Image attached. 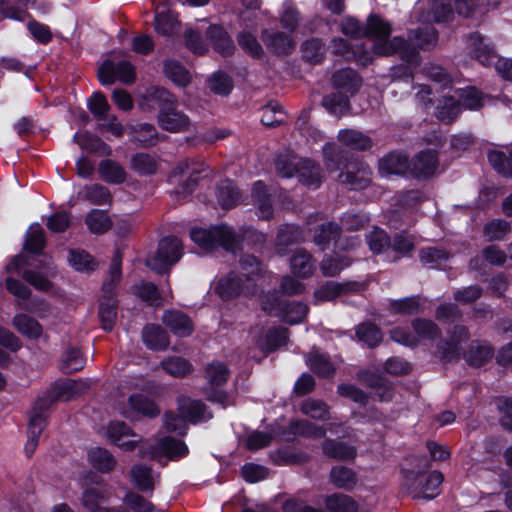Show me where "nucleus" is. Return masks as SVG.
I'll return each instance as SVG.
<instances>
[{"mask_svg": "<svg viewBox=\"0 0 512 512\" xmlns=\"http://www.w3.org/2000/svg\"><path fill=\"white\" fill-rule=\"evenodd\" d=\"M392 32L391 24L377 14H371L365 26V36L374 39L373 52L377 56L389 57L398 54L408 66L393 69V76L412 79L410 67L420 64L419 53L415 47L402 37L389 39Z\"/></svg>", "mask_w": 512, "mask_h": 512, "instance_id": "f257e3e1", "label": "nucleus"}, {"mask_svg": "<svg viewBox=\"0 0 512 512\" xmlns=\"http://www.w3.org/2000/svg\"><path fill=\"white\" fill-rule=\"evenodd\" d=\"M325 165L331 172L343 167L338 181L353 190L365 189L371 182V170L368 165L358 162H347L344 151L335 145L324 148Z\"/></svg>", "mask_w": 512, "mask_h": 512, "instance_id": "f03ea898", "label": "nucleus"}, {"mask_svg": "<svg viewBox=\"0 0 512 512\" xmlns=\"http://www.w3.org/2000/svg\"><path fill=\"white\" fill-rule=\"evenodd\" d=\"M121 263L122 255L119 250L115 252L109 269V279L102 285L104 295L99 304V318L102 328L105 331H111L114 327L117 317V300L114 298L112 291L121 279Z\"/></svg>", "mask_w": 512, "mask_h": 512, "instance_id": "7ed1b4c3", "label": "nucleus"}, {"mask_svg": "<svg viewBox=\"0 0 512 512\" xmlns=\"http://www.w3.org/2000/svg\"><path fill=\"white\" fill-rule=\"evenodd\" d=\"M192 241L205 251H212L218 246L235 253L240 248V236L229 226L221 225L211 229H193Z\"/></svg>", "mask_w": 512, "mask_h": 512, "instance_id": "20e7f679", "label": "nucleus"}, {"mask_svg": "<svg viewBox=\"0 0 512 512\" xmlns=\"http://www.w3.org/2000/svg\"><path fill=\"white\" fill-rule=\"evenodd\" d=\"M444 476L439 471H433L428 476L414 471H407L404 474L403 486L415 499H433L439 491V486Z\"/></svg>", "mask_w": 512, "mask_h": 512, "instance_id": "39448f33", "label": "nucleus"}, {"mask_svg": "<svg viewBox=\"0 0 512 512\" xmlns=\"http://www.w3.org/2000/svg\"><path fill=\"white\" fill-rule=\"evenodd\" d=\"M182 254L181 241L173 236L165 237L160 240L155 254L146 259V266L159 274L165 273L180 260Z\"/></svg>", "mask_w": 512, "mask_h": 512, "instance_id": "423d86ee", "label": "nucleus"}, {"mask_svg": "<svg viewBox=\"0 0 512 512\" xmlns=\"http://www.w3.org/2000/svg\"><path fill=\"white\" fill-rule=\"evenodd\" d=\"M470 332L464 325H455L448 331V339L437 345V356L444 363L458 362L462 356L461 344L468 341Z\"/></svg>", "mask_w": 512, "mask_h": 512, "instance_id": "0eeeda50", "label": "nucleus"}, {"mask_svg": "<svg viewBox=\"0 0 512 512\" xmlns=\"http://www.w3.org/2000/svg\"><path fill=\"white\" fill-rule=\"evenodd\" d=\"M262 309L267 314L280 317L291 325L302 322L309 311V307L305 303L280 301L276 297L273 298L271 303L269 300L263 301Z\"/></svg>", "mask_w": 512, "mask_h": 512, "instance_id": "6e6552de", "label": "nucleus"}, {"mask_svg": "<svg viewBox=\"0 0 512 512\" xmlns=\"http://www.w3.org/2000/svg\"><path fill=\"white\" fill-rule=\"evenodd\" d=\"M98 77L104 85H111L116 79L125 84H130L135 81V70L134 66L126 60L119 61L117 64L111 60H106L98 69Z\"/></svg>", "mask_w": 512, "mask_h": 512, "instance_id": "1a4fd4ad", "label": "nucleus"}, {"mask_svg": "<svg viewBox=\"0 0 512 512\" xmlns=\"http://www.w3.org/2000/svg\"><path fill=\"white\" fill-rule=\"evenodd\" d=\"M143 456L158 458L166 456L171 460L182 458L188 454V448L182 440L172 437H164L147 448H142Z\"/></svg>", "mask_w": 512, "mask_h": 512, "instance_id": "9d476101", "label": "nucleus"}, {"mask_svg": "<svg viewBox=\"0 0 512 512\" xmlns=\"http://www.w3.org/2000/svg\"><path fill=\"white\" fill-rule=\"evenodd\" d=\"M452 17L451 0H427L418 11V21L427 24L447 22Z\"/></svg>", "mask_w": 512, "mask_h": 512, "instance_id": "9b49d317", "label": "nucleus"}, {"mask_svg": "<svg viewBox=\"0 0 512 512\" xmlns=\"http://www.w3.org/2000/svg\"><path fill=\"white\" fill-rule=\"evenodd\" d=\"M255 283H247L246 277L240 273L230 272L226 277L222 278L217 286V290L221 298L230 299L242 293H255Z\"/></svg>", "mask_w": 512, "mask_h": 512, "instance_id": "f8f14e48", "label": "nucleus"}, {"mask_svg": "<svg viewBox=\"0 0 512 512\" xmlns=\"http://www.w3.org/2000/svg\"><path fill=\"white\" fill-rule=\"evenodd\" d=\"M438 166L437 152L433 149H427L412 158L410 173L417 179H427L436 173Z\"/></svg>", "mask_w": 512, "mask_h": 512, "instance_id": "ddd939ff", "label": "nucleus"}, {"mask_svg": "<svg viewBox=\"0 0 512 512\" xmlns=\"http://www.w3.org/2000/svg\"><path fill=\"white\" fill-rule=\"evenodd\" d=\"M470 55L484 66H490L497 60V53L491 43L479 33H472L468 38Z\"/></svg>", "mask_w": 512, "mask_h": 512, "instance_id": "4468645a", "label": "nucleus"}, {"mask_svg": "<svg viewBox=\"0 0 512 512\" xmlns=\"http://www.w3.org/2000/svg\"><path fill=\"white\" fill-rule=\"evenodd\" d=\"M158 126L170 133H182L190 129L191 120L183 111L177 109V106L158 113L157 115Z\"/></svg>", "mask_w": 512, "mask_h": 512, "instance_id": "2eb2a0df", "label": "nucleus"}, {"mask_svg": "<svg viewBox=\"0 0 512 512\" xmlns=\"http://www.w3.org/2000/svg\"><path fill=\"white\" fill-rule=\"evenodd\" d=\"M409 157L400 151H392L379 160V172L382 175H403L410 171Z\"/></svg>", "mask_w": 512, "mask_h": 512, "instance_id": "dca6fc26", "label": "nucleus"}, {"mask_svg": "<svg viewBox=\"0 0 512 512\" xmlns=\"http://www.w3.org/2000/svg\"><path fill=\"white\" fill-rule=\"evenodd\" d=\"M493 347L486 341L473 340L462 356L469 366L481 367L492 359Z\"/></svg>", "mask_w": 512, "mask_h": 512, "instance_id": "f3484780", "label": "nucleus"}, {"mask_svg": "<svg viewBox=\"0 0 512 512\" xmlns=\"http://www.w3.org/2000/svg\"><path fill=\"white\" fill-rule=\"evenodd\" d=\"M162 322L175 334L180 337H187L192 334L194 325L191 318L178 310H168L162 316Z\"/></svg>", "mask_w": 512, "mask_h": 512, "instance_id": "a211bd4d", "label": "nucleus"}, {"mask_svg": "<svg viewBox=\"0 0 512 512\" xmlns=\"http://www.w3.org/2000/svg\"><path fill=\"white\" fill-rule=\"evenodd\" d=\"M303 241L304 235L300 227L285 224L278 229L275 240V249L278 254L285 255L290 246L299 244Z\"/></svg>", "mask_w": 512, "mask_h": 512, "instance_id": "6ab92c4d", "label": "nucleus"}, {"mask_svg": "<svg viewBox=\"0 0 512 512\" xmlns=\"http://www.w3.org/2000/svg\"><path fill=\"white\" fill-rule=\"evenodd\" d=\"M108 437L119 447L132 450L138 442L130 427L124 422H111L108 426Z\"/></svg>", "mask_w": 512, "mask_h": 512, "instance_id": "aec40b11", "label": "nucleus"}, {"mask_svg": "<svg viewBox=\"0 0 512 512\" xmlns=\"http://www.w3.org/2000/svg\"><path fill=\"white\" fill-rule=\"evenodd\" d=\"M332 84L338 91L353 95L361 86V78L355 70L345 68L333 74Z\"/></svg>", "mask_w": 512, "mask_h": 512, "instance_id": "412c9836", "label": "nucleus"}, {"mask_svg": "<svg viewBox=\"0 0 512 512\" xmlns=\"http://www.w3.org/2000/svg\"><path fill=\"white\" fill-rule=\"evenodd\" d=\"M253 204L257 208L259 217L269 220L273 216V204L271 194L262 181L254 183L252 188Z\"/></svg>", "mask_w": 512, "mask_h": 512, "instance_id": "4be33fe9", "label": "nucleus"}, {"mask_svg": "<svg viewBox=\"0 0 512 512\" xmlns=\"http://www.w3.org/2000/svg\"><path fill=\"white\" fill-rule=\"evenodd\" d=\"M295 175L302 184L308 187L317 188L323 180L320 166L310 159L301 158V164L298 165Z\"/></svg>", "mask_w": 512, "mask_h": 512, "instance_id": "5701e85b", "label": "nucleus"}, {"mask_svg": "<svg viewBox=\"0 0 512 512\" xmlns=\"http://www.w3.org/2000/svg\"><path fill=\"white\" fill-rule=\"evenodd\" d=\"M265 45L278 55L289 54L294 49V42L289 35L280 31L265 30L262 34Z\"/></svg>", "mask_w": 512, "mask_h": 512, "instance_id": "b1692460", "label": "nucleus"}, {"mask_svg": "<svg viewBox=\"0 0 512 512\" xmlns=\"http://www.w3.org/2000/svg\"><path fill=\"white\" fill-rule=\"evenodd\" d=\"M360 285L356 282H347L340 284L337 282L329 281L314 292V297L317 301H332L338 296L349 291H357Z\"/></svg>", "mask_w": 512, "mask_h": 512, "instance_id": "393cba45", "label": "nucleus"}, {"mask_svg": "<svg viewBox=\"0 0 512 512\" xmlns=\"http://www.w3.org/2000/svg\"><path fill=\"white\" fill-rule=\"evenodd\" d=\"M178 412L186 422L190 421L194 424L211 418L210 414H206V407L201 401L188 398L179 400Z\"/></svg>", "mask_w": 512, "mask_h": 512, "instance_id": "a878e982", "label": "nucleus"}, {"mask_svg": "<svg viewBox=\"0 0 512 512\" xmlns=\"http://www.w3.org/2000/svg\"><path fill=\"white\" fill-rule=\"evenodd\" d=\"M142 340L152 350H164L169 345L167 332L160 325L155 324H148L143 328Z\"/></svg>", "mask_w": 512, "mask_h": 512, "instance_id": "bb28decb", "label": "nucleus"}, {"mask_svg": "<svg viewBox=\"0 0 512 512\" xmlns=\"http://www.w3.org/2000/svg\"><path fill=\"white\" fill-rule=\"evenodd\" d=\"M206 35L213 42L215 50L223 56H230L233 54L235 46L223 27L211 25L208 27Z\"/></svg>", "mask_w": 512, "mask_h": 512, "instance_id": "cd10ccee", "label": "nucleus"}, {"mask_svg": "<svg viewBox=\"0 0 512 512\" xmlns=\"http://www.w3.org/2000/svg\"><path fill=\"white\" fill-rule=\"evenodd\" d=\"M338 141L344 146L358 151L368 150L373 145L369 136L353 129L341 130L338 134Z\"/></svg>", "mask_w": 512, "mask_h": 512, "instance_id": "c85d7f7f", "label": "nucleus"}, {"mask_svg": "<svg viewBox=\"0 0 512 512\" xmlns=\"http://www.w3.org/2000/svg\"><path fill=\"white\" fill-rule=\"evenodd\" d=\"M290 264L293 274L301 278L310 277L315 270L312 255L304 249H297L294 252Z\"/></svg>", "mask_w": 512, "mask_h": 512, "instance_id": "c756f323", "label": "nucleus"}, {"mask_svg": "<svg viewBox=\"0 0 512 512\" xmlns=\"http://www.w3.org/2000/svg\"><path fill=\"white\" fill-rule=\"evenodd\" d=\"M163 71L165 76L178 87L184 88L191 83L190 72L178 61H164Z\"/></svg>", "mask_w": 512, "mask_h": 512, "instance_id": "7c9ffc66", "label": "nucleus"}, {"mask_svg": "<svg viewBox=\"0 0 512 512\" xmlns=\"http://www.w3.org/2000/svg\"><path fill=\"white\" fill-rule=\"evenodd\" d=\"M132 140L144 147L156 145L159 140V133L156 127L149 123H138L130 128Z\"/></svg>", "mask_w": 512, "mask_h": 512, "instance_id": "2f4dec72", "label": "nucleus"}, {"mask_svg": "<svg viewBox=\"0 0 512 512\" xmlns=\"http://www.w3.org/2000/svg\"><path fill=\"white\" fill-rule=\"evenodd\" d=\"M322 451L325 456L336 460H349L356 456L353 446L335 439H326L322 443Z\"/></svg>", "mask_w": 512, "mask_h": 512, "instance_id": "473e14b6", "label": "nucleus"}, {"mask_svg": "<svg viewBox=\"0 0 512 512\" xmlns=\"http://www.w3.org/2000/svg\"><path fill=\"white\" fill-rule=\"evenodd\" d=\"M341 227L333 222L319 225L314 232L313 241L321 250H326L331 241L336 243L340 237Z\"/></svg>", "mask_w": 512, "mask_h": 512, "instance_id": "72a5a7b5", "label": "nucleus"}, {"mask_svg": "<svg viewBox=\"0 0 512 512\" xmlns=\"http://www.w3.org/2000/svg\"><path fill=\"white\" fill-rule=\"evenodd\" d=\"M289 432L295 436L309 439H321L326 436V429L308 420H294L289 424Z\"/></svg>", "mask_w": 512, "mask_h": 512, "instance_id": "f704fd0d", "label": "nucleus"}, {"mask_svg": "<svg viewBox=\"0 0 512 512\" xmlns=\"http://www.w3.org/2000/svg\"><path fill=\"white\" fill-rule=\"evenodd\" d=\"M12 323L19 333L28 338L38 339L42 335L43 329L41 324L26 314L15 315Z\"/></svg>", "mask_w": 512, "mask_h": 512, "instance_id": "c9c22d12", "label": "nucleus"}, {"mask_svg": "<svg viewBox=\"0 0 512 512\" xmlns=\"http://www.w3.org/2000/svg\"><path fill=\"white\" fill-rule=\"evenodd\" d=\"M86 389H88L86 383L68 379L57 382L53 387L52 393L57 400L68 401L74 396L83 393Z\"/></svg>", "mask_w": 512, "mask_h": 512, "instance_id": "e433bc0d", "label": "nucleus"}, {"mask_svg": "<svg viewBox=\"0 0 512 512\" xmlns=\"http://www.w3.org/2000/svg\"><path fill=\"white\" fill-rule=\"evenodd\" d=\"M98 171L103 180L112 184L123 183L127 177L124 168L118 162L111 159L101 161Z\"/></svg>", "mask_w": 512, "mask_h": 512, "instance_id": "4c0bfd02", "label": "nucleus"}, {"mask_svg": "<svg viewBox=\"0 0 512 512\" xmlns=\"http://www.w3.org/2000/svg\"><path fill=\"white\" fill-rule=\"evenodd\" d=\"M300 164L301 158L290 151L277 154L275 159L276 172L283 178L293 177Z\"/></svg>", "mask_w": 512, "mask_h": 512, "instance_id": "58836bf2", "label": "nucleus"}, {"mask_svg": "<svg viewBox=\"0 0 512 512\" xmlns=\"http://www.w3.org/2000/svg\"><path fill=\"white\" fill-rule=\"evenodd\" d=\"M147 98L158 107V113L165 112L174 106H178V99L170 91L163 87H151L147 91Z\"/></svg>", "mask_w": 512, "mask_h": 512, "instance_id": "ea45409f", "label": "nucleus"}, {"mask_svg": "<svg viewBox=\"0 0 512 512\" xmlns=\"http://www.w3.org/2000/svg\"><path fill=\"white\" fill-rule=\"evenodd\" d=\"M241 198L240 191L230 180H224L217 186L218 203L223 209L234 207Z\"/></svg>", "mask_w": 512, "mask_h": 512, "instance_id": "a19ab883", "label": "nucleus"}, {"mask_svg": "<svg viewBox=\"0 0 512 512\" xmlns=\"http://www.w3.org/2000/svg\"><path fill=\"white\" fill-rule=\"evenodd\" d=\"M330 481L338 489L351 490L357 483V476L348 467L335 466L330 471Z\"/></svg>", "mask_w": 512, "mask_h": 512, "instance_id": "79ce46f5", "label": "nucleus"}, {"mask_svg": "<svg viewBox=\"0 0 512 512\" xmlns=\"http://www.w3.org/2000/svg\"><path fill=\"white\" fill-rule=\"evenodd\" d=\"M300 411L313 419L328 421L331 419L329 406L320 399L308 398L300 406Z\"/></svg>", "mask_w": 512, "mask_h": 512, "instance_id": "37998d69", "label": "nucleus"}, {"mask_svg": "<svg viewBox=\"0 0 512 512\" xmlns=\"http://www.w3.org/2000/svg\"><path fill=\"white\" fill-rule=\"evenodd\" d=\"M88 456L91 465L103 473L112 471L116 465L114 456L108 450L101 447L91 449Z\"/></svg>", "mask_w": 512, "mask_h": 512, "instance_id": "c03bdc74", "label": "nucleus"}, {"mask_svg": "<svg viewBox=\"0 0 512 512\" xmlns=\"http://www.w3.org/2000/svg\"><path fill=\"white\" fill-rule=\"evenodd\" d=\"M130 166L140 176H149L157 172L158 162L148 153H137L131 157Z\"/></svg>", "mask_w": 512, "mask_h": 512, "instance_id": "a18cd8bd", "label": "nucleus"}, {"mask_svg": "<svg viewBox=\"0 0 512 512\" xmlns=\"http://www.w3.org/2000/svg\"><path fill=\"white\" fill-rule=\"evenodd\" d=\"M307 362L310 369L320 377H332L335 373V367L328 356L317 351H311L308 354Z\"/></svg>", "mask_w": 512, "mask_h": 512, "instance_id": "49530a36", "label": "nucleus"}, {"mask_svg": "<svg viewBox=\"0 0 512 512\" xmlns=\"http://www.w3.org/2000/svg\"><path fill=\"white\" fill-rule=\"evenodd\" d=\"M352 259L343 255H328L320 263V269L324 276L335 277L343 269L350 266Z\"/></svg>", "mask_w": 512, "mask_h": 512, "instance_id": "de8ad7c7", "label": "nucleus"}, {"mask_svg": "<svg viewBox=\"0 0 512 512\" xmlns=\"http://www.w3.org/2000/svg\"><path fill=\"white\" fill-rule=\"evenodd\" d=\"M322 105L332 114L345 115L350 108L349 98L344 92L337 91L326 95L322 99Z\"/></svg>", "mask_w": 512, "mask_h": 512, "instance_id": "09e8293b", "label": "nucleus"}, {"mask_svg": "<svg viewBox=\"0 0 512 512\" xmlns=\"http://www.w3.org/2000/svg\"><path fill=\"white\" fill-rule=\"evenodd\" d=\"M162 369L169 375L177 378L185 377L193 370L192 364L179 356H172L160 363Z\"/></svg>", "mask_w": 512, "mask_h": 512, "instance_id": "8fccbe9b", "label": "nucleus"}, {"mask_svg": "<svg viewBox=\"0 0 512 512\" xmlns=\"http://www.w3.org/2000/svg\"><path fill=\"white\" fill-rule=\"evenodd\" d=\"M364 382L374 390L375 395L380 401H390L393 397V388L381 376L367 373L364 378Z\"/></svg>", "mask_w": 512, "mask_h": 512, "instance_id": "3c124183", "label": "nucleus"}, {"mask_svg": "<svg viewBox=\"0 0 512 512\" xmlns=\"http://www.w3.org/2000/svg\"><path fill=\"white\" fill-rule=\"evenodd\" d=\"M90 232L94 234H103L107 232L112 225L108 214L102 210L93 209L88 213L85 219Z\"/></svg>", "mask_w": 512, "mask_h": 512, "instance_id": "603ef678", "label": "nucleus"}, {"mask_svg": "<svg viewBox=\"0 0 512 512\" xmlns=\"http://www.w3.org/2000/svg\"><path fill=\"white\" fill-rule=\"evenodd\" d=\"M207 84L211 92L221 96L229 95L234 87L232 78L222 71L214 72L208 78Z\"/></svg>", "mask_w": 512, "mask_h": 512, "instance_id": "864d4df0", "label": "nucleus"}, {"mask_svg": "<svg viewBox=\"0 0 512 512\" xmlns=\"http://www.w3.org/2000/svg\"><path fill=\"white\" fill-rule=\"evenodd\" d=\"M325 504L331 512H357L358 510L356 501L350 496L340 493L328 496Z\"/></svg>", "mask_w": 512, "mask_h": 512, "instance_id": "5fc2aeb1", "label": "nucleus"}, {"mask_svg": "<svg viewBox=\"0 0 512 512\" xmlns=\"http://www.w3.org/2000/svg\"><path fill=\"white\" fill-rule=\"evenodd\" d=\"M131 408L147 417H156L159 415L160 410L156 404L147 396L143 394L131 395L128 399Z\"/></svg>", "mask_w": 512, "mask_h": 512, "instance_id": "6e6d98bb", "label": "nucleus"}, {"mask_svg": "<svg viewBox=\"0 0 512 512\" xmlns=\"http://www.w3.org/2000/svg\"><path fill=\"white\" fill-rule=\"evenodd\" d=\"M131 478L136 486L142 492L152 493L154 481L151 475V469L144 465H136L131 469Z\"/></svg>", "mask_w": 512, "mask_h": 512, "instance_id": "4d7b16f0", "label": "nucleus"}, {"mask_svg": "<svg viewBox=\"0 0 512 512\" xmlns=\"http://www.w3.org/2000/svg\"><path fill=\"white\" fill-rule=\"evenodd\" d=\"M356 335L368 347L373 348L379 345L382 340L380 329L371 322H364L357 326Z\"/></svg>", "mask_w": 512, "mask_h": 512, "instance_id": "13d9d810", "label": "nucleus"}, {"mask_svg": "<svg viewBox=\"0 0 512 512\" xmlns=\"http://www.w3.org/2000/svg\"><path fill=\"white\" fill-rule=\"evenodd\" d=\"M460 106L454 97H444L437 106L436 116L439 120L451 123L460 113Z\"/></svg>", "mask_w": 512, "mask_h": 512, "instance_id": "bf43d9fd", "label": "nucleus"}, {"mask_svg": "<svg viewBox=\"0 0 512 512\" xmlns=\"http://www.w3.org/2000/svg\"><path fill=\"white\" fill-rule=\"evenodd\" d=\"M229 369L221 362L215 361L209 363L205 368V378L213 386L225 384L229 377Z\"/></svg>", "mask_w": 512, "mask_h": 512, "instance_id": "052dcab7", "label": "nucleus"}, {"mask_svg": "<svg viewBox=\"0 0 512 512\" xmlns=\"http://www.w3.org/2000/svg\"><path fill=\"white\" fill-rule=\"evenodd\" d=\"M419 258L424 265L435 268L447 261L450 258V254L443 248L427 247L420 250Z\"/></svg>", "mask_w": 512, "mask_h": 512, "instance_id": "680f3d73", "label": "nucleus"}, {"mask_svg": "<svg viewBox=\"0 0 512 512\" xmlns=\"http://www.w3.org/2000/svg\"><path fill=\"white\" fill-rule=\"evenodd\" d=\"M301 50L303 59L319 63L325 54V45L320 39L312 38L303 42Z\"/></svg>", "mask_w": 512, "mask_h": 512, "instance_id": "e2e57ef3", "label": "nucleus"}, {"mask_svg": "<svg viewBox=\"0 0 512 512\" xmlns=\"http://www.w3.org/2000/svg\"><path fill=\"white\" fill-rule=\"evenodd\" d=\"M45 244L44 230L39 224L32 225L26 235L25 249L32 253L39 254L44 249Z\"/></svg>", "mask_w": 512, "mask_h": 512, "instance_id": "0e129e2a", "label": "nucleus"}, {"mask_svg": "<svg viewBox=\"0 0 512 512\" xmlns=\"http://www.w3.org/2000/svg\"><path fill=\"white\" fill-rule=\"evenodd\" d=\"M510 232V223L503 219L492 220L483 228V234L488 241L502 240Z\"/></svg>", "mask_w": 512, "mask_h": 512, "instance_id": "69168bd1", "label": "nucleus"}, {"mask_svg": "<svg viewBox=\"0 0 512 512\" xmlns=\"http://www.w3.org/2000/svg\"><path fill=\"white\" fill-rule=\"evenodd\" d=\"M285 121L282 107L277 103H268L261 108V122L268 127H274Z\"/></svg>", "mask_w": 512, "mask_h": 512, "instance_id": "338daca9", "label": "nucleus"}, {"mask_svg": "<svg viewBox=\"0 0 512 512\" xmlns=\"http://www.w3.org/2000/svg\"><path fill=\"white\" fill-rule=\"evenodd\" d=\"M83 197L94 205H105L111 202V194L108 188L100 184L86 186Z\"/></svg>", "mask_w": 512, "mask_h": 512, "instance_id": "774afa93", "label": "nucleus"}]
</instances>
